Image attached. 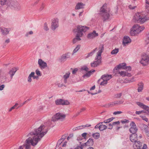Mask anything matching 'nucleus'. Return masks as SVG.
<instances>
[{"instance_id":"c03bdc74","label":"nucleus","mask_w":149,"mask_h":149,"mask_svg":"<svg viewBox=\"0 0 149 149\" xmlns=\"http://www.w3.org/2000/svg\"><path fill=\"white\" fill-rule=\"evenodd\" d=\"M18 104L17 103H16L15 104L13 107H12L8 111L10 112L12 110L15 109L18 105Z\"/></svg>"},{"instance_id":"f8f14e48","label":"nucleus","mask_w":149,"mask_h":149,"mask_svg":"<svg viewBox=\"0 0 149 149\" xmlns=\"http://www.w3.org/2000/svg\"><path fill=\"white\" fill-rule=\"evenodd\" d=\"M59 26L58 19H54L52 20L51 24V29L53 30H55Z\"/></svg>"},{"instance_id":"a18cd8bd","label":"nucleus","mask_w":149,"mask_h":149,"mask_svg":"<svg viewBox=\"0 0 149 149\" xmlns=\"http://www.w3.org/2000/svg\"><path fill=\"white\" fill-rule=\"evenodd\" d=\"M36 72L37 75L38 76H41V74L39 70H36Z\"/></svg>"},{"instance_id":"2f4dec72","label":"nucleus","mask_w":149,"mask_h":149,"mask_svg":"<svg viewBox=\"0 0 149 149\" xmlns=\"http://www.w3.org/2000/svg\"><path fill=\"white\" fill-rule=\"evenodd\" d=\"M107 128V126L105 125H103L102 124H100V125L99 130L100 131L106 130Z\"/></svg>"},{"instance_id":"bf43d9fd","label":"nucleus","mask_w":149,"mask_h":149,"mask_svg":"<svg viewBox=\"0 0 149 149\" xmlns=\"http://www.w3.org/2000/svg\"><path fill=\"white\" fill-rule=\"evenodd\" d=\"M122 112L121 111H117L114 112L113 113L114 115L119 114L121 113Z\"/></svg>"},{"instance_id":"de8ad7c7","label":"nucleus","mask_w":149,"mask_h":149,"mask_svg":"<svg viewBox=\"0 0 149 149\" xmlns=\"http://www.w3.org/2000/svg\"><path fill=\"white\" fill-rule=\"evenodd\" d=\"M132 76V74L130 73H129L125 71V76L130 77H131Z\"/></svg>"},{"instance_id":"4d7b16f0","label":"nucleus","mask_w":149,"mask_h":149,"mask_svg":"<svg viewBox=\"0 0 149 149\" xmlns=\"http://www.w3.org/2000/svg\"><path fill=\"white\" fill-rule=\"evenodd\" d=\"M121 95H122L121 93L117 94L115 95V97L116 98H119L121 96Z\"/></svg>"},{"instance_id":"e2e57ef3","label":"nucleus","mask_w":149,"mask_h":149,"mask_svg":"<svg viewBox=\"0 0 149 149\" xmlns=\"http://www.w3.org/2000/svg\"><path fill=\"white\" fill-rule=\"evenodd\" d=\"M87 134V133H86L85 132L82 134L81 136L83 137H84V139H85Z\"/></svg>"},{"instance_id":"ea45409f","label":"nucleus","mask_w":149,"mask_h":149,"mask_svg":"<svg viewBox=\"0 0 149 149\" xmlns=\"http://www.w3.org/2000/svg\"><path fill=\"white\" fill-rule=\"evenodd\" d=\"M74 134H70L67 137V139L68 140L72 141L73 139Z\"/></svg>"},{"instance_id":"774afa93","label":"nucleus","mask_w":149,"mask_h":149,"mask_svg":"<svg viewBox=\"0 0 149 149\" xmlns=\"http://www.w3.org/2000/svg\"><path fill=\"white\" fill-rule=\"evenodd\" d=\"M112 124L113 125L116 124H120V122L119 121L115 122H114Z\"/></svg>"},{"instance_id":"72a5a7b5","label":"nucleus","mask_w":149,"mask_h":149,"mask_svg":"<svg viewBox=\"0 0 149 149\" xmlns=\"http://www.w3.org/2000/svg\"><path fill=\"white\" fill-rule=\"evenodd\" d=\"M146 12L149 13V0H146Z\"/></svg>"},{"instance_id":"393cba45","label":"nucleus","mask_w":149,"mask_h":149,"mask_svg":"<svg viewBox=\"0 0 149 149\" xmlns=\"http://www.w3.org/2000/svg\"><path fill=\"white\" fill-rule=\"evenodd\" d=\"M70 74V72L69 71H68L65 72V74L63 75V78L64 80V83H67V79L69 77Z\"/></svg>"},{"instance_id":"2eb2a0df","label":"nucleus","mask_w":149,"mask_h":149,"mask_svg":"<svg viewBox=\"0 0 149 149\" xmlns=\"http://www.w3.org/2000/svg\"><path fill=\"white\" fill-rule=\"evenodd\" d=\"M70 57L69 53H65L63 54L59 58V61L61 62H63L66 61L67 58H69Z\"/></svg>"},{"instance_id":"aec40b11","label":"nucleus","mask_w":149,"mask_h":149,"mask_svg":"<svg viewBox=\"0 0 149 149\" xmlns=\"http://www.w3.org/2000/svg\"><path fill=\"white\" fill-rule=\"evenodd\" d=\"M134 142V143L133 144V147L135 149H141L140 148L141 146V143L140 141H136Z\"/></svg>"},{"instance_id":"ddd939ff","label":"nucleus","mask_w":149,"mask_h":149,"mask_svg":"<svg viewBox=\"0 0 149 149\" xmlns=\"http://www.w3.org/2000/svg\"><path fill=\"white\" fill-rule=\"evenodd\" d=\"M38 63L39 67L42 70L45 69L47 67V63L41 59H38Z\"/></svg>"},{"instance_id":"58836bf2","label":"nucleus","mask_w":149,"mask_h":149,"mask_svg":"<svg viewBox=\"0 0 149 149\" xmlns=\"http://www.w3.org/2000/svg\"><path fill=\"white\" fill-rule=\"evenodd\" d=\"M91 126V125H82L81 126H79L75 127V130L82 129V128H81V127H90Z\"/></svg>"},{"instance_id":"bb28decb","label":"nucleus","mask_w":149,"mask_h":149,"mask_svg":"<svg viewBox=\"0 0 149 149\" xmlns=\"http://www.w3.org/2000/svg\"><path fill=\"white\" fill-rule=\"evenodd\" d=\"M126 64L125 63H122L118 65L117 67H115L114 70L116 69L117 70L118 69L122 68L123 69H125V66Z\"/></svg>"},{"instance_id":"412c9836","label":"nucleus","mask_w":149,"mask_h":149,"mask_svg":"<svg viewBox=\"0 0 149 149\" xmlns=\"http://www.w3.org/2000/svg\"><path fill=\"white\" fill-rule=\"evenodd\" d=\"M98 36L97 33H96L95 31H94L93 32L89 33L88 35V38L89 39L93 38Z\"/></svg>"},{"instance_id":"c9c22d12","label":"nucleus","mask_w":149,"mask_h":149,"mask_svg":"<svg viewBox=\"0 0 149 149\" xmlns=\"http://www.w3.org/2000/svg\"><path fill=\"white\" fill-rule=\"evenodd\" d=\"M145 45H147L149 44V35L147 34L146 38L145 39Z\"/></svg>"},{"instance_id":"338daca9","label":"nucleus","mask_w":149,"mask_h":149,"mask_svg":"<svg viewBox=\"0 0 149 149\" xmlns=\"http://www.w3.org/2000/svg\"><path fill=\"white\" fill-rule=\"evenodd\" d=\"M5 87V85L4 84H3L1 86H0V90H2Z\"/></svg>"},{"instance_id":"6e6552de","label":"nucleus","mask_w":149,"mask_h":149,"mask_svg":"<svg viewBox=\"0 0 149 149\" xmlns=\"http://www.w3.org/2000/svg\"><path fill=\"white\" fill-rule=\"evenodd\" d=\"M140 63L143 66H146L149 64V56L148 54L143 53L141 55Z\"/></svg>"},{"instance_id":"4468645a","label":"nucleus","mask_w":149,"mask_h":149,"mask_svg":"<svg viewBox=\"0 0 149 149\" xmlns=\"http://www.w3.org/2000/svg\"><path fill=\"white\" fill-rule=\"evenodd\" d=\"M131 42V40L127 36H125L123 40V45L124 46L127 45Z\"/></svg>"},{"instance_id":"0e129e2a","label":"nucleus","mask_w":149,"mask_h":149,"mask_svg":"<svg viewBox=\"0 0 149 149\" xmlns=\"http://www.w3.org/2000/svg\"><path fill=\"white\" fill-rule=\"evenodd\" d=\"M113 124H112L110 123L109 124V127L108 128L109 129H111L113 128Z\"/></svg>"},{"instance_id":"c85d7f7f","label":"nucleus","mask_w":149,"mask_h":149,"mask_svg":"<svg viewBox=\"0 0 149 149\" xmlns=\"http://www.w3.org/2000/svg\"><path fill=\"white\" fill-rule=\"evenodd\" d=\"M81 70L83 73L84 74L88 71L89 69L86 66H83L81 68Z\"/></svg>"},{"instance_id":"0eeeda50","label":"nucleus","mask_w":149,"mask_h":149,"mask_svg":"<svg viewBox=\"0 0 149 149\" xmlns=\"http://www.w3.org/2000/svg\"><path fill=\"white\" fill-rule=\"evenodd\" d=\"M66 115L61 113H56L52 118V120L55 121L56 120H60L63 121L65 120Z\"/></svg>"},{"instance_id":"39448f33","label":"nucleus","mask_w":149,"mask_h":149,"mask_svg":"<svg viewBox=\"0 0 149 149\" xmlns=\"http://www.w3.org/2000/svg\"><path fill=\"white\" fill-rule=\"evenodd\" d=\"M107 4H104L101 8L100 14L104 21L108 19L109 17L110 12L109 10L106 9Z\"/></svg>"},{"instance_id":"69168bd1","label":"nucleus","mask_w":149,"mask_h":149,"mask_svg":"<svg viewBox=\"0 0 149 149\" xmlns=\"http://www.w3.org/2000/svg\"><path fill=\"white\" fill-rule=\"evenodd\" d=\"M27 81L29 83H30L32 81L31 78L28 76L27 79Z\"/></svg>"},{"instance_id":"f704fd0d","label":"nucleus","mask_w":149,"mask_h":149,"mask_svg":"<svg viewBox=\"0 0 149 149\" xmlns=\"http://www.w3.org/2000/svg\"><path fill=\"white\" fill-rule=\"evenodd\" d=\"M66 136L65 135H63L62 136L61 138L58 140V144L60 145L61 143L64 140L66 139Z\"/></svg>"},{"instance_id":"b1692460","label":"nucleus","mask_w":149,"mask_h":149,"mask_svg":"<svg viewBox=\"0 0 149 149\" xmlns=\"http://www.w3.org/2000/svg\"><path fill=\"white\" fill-rule=\"evenodd\" d=\"M85 4L81 2L78 3L76 5L75 9H80L84 8Z\"/></svg>"},{"instance_id":"09e8293b","label":"nucleus","mask_w":149,"mask_h":149,"mask_svg":"<svg viewBox=\"0 0 149 149\" xmlns=\"http://www.w3.org/2000/svg\"><path fill=\"white\" fill-rule=\"evenodd\" d=\"M127 71H130L132 70L131 67L130 66H125V69Z\"/></svg>"},{"instance_id":"f257e3e1","label":"nucleus","mask_w":149,"mask_h":149,"mask_svg":"<svg viewBox=\"0 0 149 149\" xmlns=\"http://www.w3.org/2000/svg\"><path fill=\"white\" fill-rule=\"evenodd\" d=\"M47 131V127L44 125H41L35 130L34 133L30 134L32 135L31 137L27 139L25 141V144L20 146L18 149H23L24 146L26 149H31V146H36Z\"/></svg>"},{"instance_id":"603ef678","label":"nucleus","mask_w":149,"mask_h":149,"mask_svg":"<svg viewBox=\"0 0 149 149\" xmlns=\"http://www.w3.org/2000/svg\"><path fill=\"white\" fill-rule=\"evenodd\" d=\"M44 28L45 30L47 31L49 30L47 24L46 23H45L44 26Z\"/></svg>"},{"instance_id":"5701e85b","label":"nucleus","mask_w":149,"mask_h":149,"mask_svg":"<svg viewBox=\"0 0 149 149\" xmlns=\"http://www.w3.org/2000/svg\"><path fill=\"white\" fill-rule=\"evenodd\" d=\"M142 125L143 128L144 129L146 135L149 137V127L147 125L144 124H143Z\"/></svg>"},{"instance_id":"8fccbe9b","label":"nucleus","mask_w":149,"mask_h":149,"mask_svg":"<svg viewBox=\"0 0 149 149\" xmlns=\"http://www.w3.org/2000/svg\"><path fill=\"white\" fill-rule=\"evenodd\" d=\"M103 123V122H100L99 123H98V124H97V125H96L95 126V129H97V128H98L99 129L100 124H102Z\"/></svg>"},{"instance_id":"dca6fc26","label":"nucleus","mask_w":149,"mask_h":149,"mask_svg":"<svg viewBox=\"0 0 149 149\" xmlns=\"http://www.w3.org/2000/svg\"><path fill=\"white\" fill-rule=\"evenodd\" d=\"M136 104L140 107L146 110L149 113V107L148 106L140 102H136Z\"/></svg>"},{"instance_id":"4be33fe9","label":"nucleus","mask_w":149,"mask_h":149,"mask_svg":"<svg viewBox=\"0 0 149 149\" xmlns=\"http://www.w3.org/2000/svg\"><path fill=\"white\" fill-rule=\"evenodd\" d=\"M12 0H0V3L1 5H3L5 4H7L10 6V2Z\"/></svg>"},{"instance_id":"9d476101","label":"nucleus","mask_w":149,"mask_h":149,"mask_svg":"<svg viewBox=\"0 0 149 149\" xmlns=\"http://www.w3.org/2000/svg\"><path fill=\"white\" fill-rule=\"evenodd\" d=\"M55 103L57 105H68L70 104L68 100H64L62 99H59L56 100Z\"/></svg>"},{"instance_id":"473e14b6","label":"nucleus","mask_w":149,"mask_h":149,"mask_svg":"<svg viewBox=\"0 0 149 149\" xmlns=\"http://www.w3.org/2000/svg\"><path fill=\"white\" fill-rule=\"evenodd\" d=\"M97 48H96L93 49L92 51L88 54V55L86 56V58H88L89 57L92 56L94 53L97 50Z\"/></svg>"},{"instance_id":"37998d69","label":"nucleus","mask_w":149,"mask_h":149,"mask_svg":"<svg viewBox=\"0 0 149 149\" xmlns=\"http://www.w3.org/2000/svg\"><path fill=\"white\" fill-rule=\"evenodd\" d=\"M118 73L123 77L125 76V71H121L118 72Z\"/></svg>"},{"instance_id":"20e7f679","label":"nucleus","mask_w":149,"mask_h":149,"mask_svg":"<svg viewBox=\"0 0 149 149\" xmlns=\"http://www.w3.org/2000/svg\"><path fill=\"white\" fill-rule=\"evenodd\" d=\"M77 33L75 39L78 41L81 40L80 37H81L83 34V33L86 32L89 29V27L86 26H77Z\"/></svg>"},{"instance_id":"49530a36","label":"nucleus","mask_w":149,"mask_h":149,"mask_svg":"<svg viewBox=\"0 0 149 149\" xmlns=\"http://www.w3.org/2000/svg\"><path fill=\"white\" fill-rule=\"evenodd\" d=\"M103 81L101 82L100 83V85H106L107 83V81H106L105 80H103Z\"/></svg>"},{"instance_id":"423d86ee","label":"nucleus","mask_w":149,"mask_h":149,"mask_svg":"<svg viewBox=\"0 0 149 149\" xmlns=\"http://www.w3.org/2000/svg\"><path fill=\"white\" fill-rule=\"evenodd\" d=\"M145 29L144 26H140L138 24H135L132 26L130 31L132 36H134L139 34Z\"/></svg>"},{"instance_id":"6ab92c4d","label":"nucleus","mask_w":149,"mask_h":149,"mask_svg":"<svg viewBox=\"0 0 149 149\" xmlns=\"http://www.w3.org/2000/svg\"><path fill=\"white\" fill-rule=\"evenodd\" d=\"M95 71V70H91L86 72V73L85 74L82 76V77L84 78H88Z\"/></svg>"},{"instance_id":"4c0bfd02","label":"nucleus","mask_w":149,"mask_h":149,"mask_svg":"<svg viewBox=\"0 0 149 149\" xmlns=\"http://www.w3.org/2000/svg\"><path fill=\"white\" fill-rule=\"evenodd\" d=\"M119 52V49L118 48H116L115 49H113L111 52L112 54H116Z\"/></svg>"},{"instance_id":"f03ea898","label":"nucleus","mask_w":149,"mask_h":149,"mask_svg":"<svg viewBox=\"0 0 149 149\" xmlns=\"http://www.w3.org/2000/svg\"><path fill=\"white\" fill-rule=\"evenodd\" d=\"M133 20L136 22L143 24L149 20V17L141 13H137L134 14Z\"/></svg>"},{"instance_id":"9b49d317","label":"nucleus","mask_w":149,"mask_h":149,"mask_svg":"<svg viewBox=\"0 0 149 149\" xmlns=\"http://www.w3.org/2000/svg\"><path fill=\"white\" fill-rule=\"evenodd\" d=\"M130 125L131 127L129 129L130 132L132 134H136L138 129L134 122L133 121L131 122L130 123Z\"/></svg>"},{"instance_id":"f3484780","label":"nucleus","mask_w":149,"mask_h":149,"mask_svg":"<svg viewBox=\"0 0 149 149\" xmlns=\"http://www.w3.org/2000/svg\"><path fill=\"white\" fill-rule=\"evenodd\" d=\"M18 69V68H12L9 72V74L10 76L11 79H12L13 76L14 75L15 72Z\"/></svg>"},{"instance_id":"e433bc0d","label":"nucleus","mask_w":149,"mask_h":149,"mask_svg":"<svg viewBox=\"0 0 149 149\" xmlns=\"http://www.w3.org/2000/svg\"><path fill=\"white\" fill-rule=\"evenodd\" d=\"M92 136L95 139H97L100 137V134L98 133H95L93 134Z\"/></svg>"},{"instance_id":"680f3d73","label":"nucleus","mask_w":149,"mask_h":149,"mask_svg":"<svg viewBox=\"0 0 149 149\" xmlns=\"http://www.w3.org/2000/svg\"><path fill=\"white\" fill-rule=\"evenodd\" d=\"M143 112H144L143 111H136V113L137 114L139 115Z\"/></svg>"},{"instance_id":"a878e982","label":"nucleus","mask_w":149,"mask_h":149,"mask_svg":"<svg viewBox=\"0 0 149 149\" xmlns=\"http://www.w3.org/2000/svg\"><path fill=\"white\" fill-rule=\"evenodd\" d=\"M111 78V75L104 74L102 77V79L103 80H105L107 81Z\"/></svg>"},{"instance_id":"1a4fd4ad","label":"nucleus","mask_w":149,"mask_h":149,"mask_svg":"<svg viewBox=\"0 0 149 149\" xmlns=\"http://www.w3.org/2000/svg\"><path fill=\"white\" fill-rule=\"evenodd\" d=\"M10 3V6L12 7L15 10L18 11L20 10L21 7L17 2L12 0Z\"/></svg>"},{"instance_id":"a19ab883","label":"nucleus","mask_w":149,"mask_h":149,"mask_svg":"<svg viewBox=\"0 0 149 149\" xmlns=\"http://www.w3.org/2000/svg\"><path fill=\"white\" fill-rule=\"evenodd\" d=\"M114 118L112 117L111 118L105 120L103 122V123H109L112 121Z\"/></svg>"},{"instance_id":"a211bd4d","label":"nucleus","mask_w":149,"mask_h":149,"mask_svg":"<svg viewBox=\"0 0 149 149\" xmlns=\"http://www.w3.org/2000/svg\"><path fill=\"white\" fill-rule=\"evenodd\" d=\"M130 139L131 141L134 142L138 140L137 135L136 134H131L130 136Z\"/></svg>"},{"instance_id":"3c124183","label":"nucleus","mask_w":149,"mask_h":149,"mask_svg":"<svg viewBox=\"0 0 149 149\" xmlns=\"http://www.w3.org/2000/svg\"><path fill=\"white\" fill-rule=\"evenodd\" d=\"M129 8L131 10H133L136 7V6H133L132 5H130L128 6Z\"/></svg>"},{"instance_id":"c756f323","label":"nucleus","mask_w":149,"mask_h":149,"mask_svg":"<svg viewBox=\"0 0 149 149\" xmlns=\"http://www.w3.org/2000/svg\"><path fill=\"white\" fill-rule=\"evenodd\" d=\"M139 87L138 89V92H141L143 90V84L142 82H141L138 84Z\"/></svg>"},{"instance_id":"5fc2aeb1","label":"nucleus","mask_w":149,"mask_h":149,"mask_svg":"<svg viewBox=\"0 0 149 149\" xmlns=\"http://www.w3.org/2000/svg\"><path fill=\"white\" fill-rule=\"evenodd\" d=\"M121 122L122 123H128L129 122V120H127L124 119V120H121Z\"/></svg>"},{"instance_id":"864d4df0","label":"nucleus","mask_w":149,"mask_h":149,"mask_svg":"<svg viewBox=\"0 0 149 149\" xmlns=\"http://www.w3.org/2000/svg\"><path fill=\"white\" fill-rule=\"evenodd\" d=\"M140 117L142 118L143 120L146 121V122H147L148 121V119L147 118H146L145 116H141Z\"/></svg>"},{"instance_id":"6e6d98bb","label":"nucleus","mask_w":149,"mask_h":149,"mask_svg":"<svg viewBox=\"0 0 149 149\" xmlns=\"http://www.w3.org/2000/svg\"><path fill=\"white\" fill-rule=\"evenodd\" d=\"M80 47V45H77V46L75 48V53L77 52Z\"/></svg>"},{"instance_id":"79ce46f5","label":"nucleus","mask_w":149,"mask_h":149,"mask_svg":"<svg viewBox=\"0 0 149 149\" xmlns=\"http://www.w3.org/2000/svg\"><path fill=\"white\" fill-rule=\"evenodd\" d=\"M124 101L123 100L116 101L114 102V104H123Z\"/></svg>"},{"instance_id":"052dcab7","label":"nucleus","mask_w":149,"mask_h":149,"mask_svg":"<svg viewBox=\"0 0 149 149\" xmlns=\"http://www.w3.org/2000/svg\"><path fill=\"white\" fill-rule=\"evenodd\" d=\"M33 76H34V72H32L29 74V77L31 78H33Z\"/></svg>"},{"instance_id":"cd10ccee","label":"nucleus","mask_w":149,"mask_h":149,"mask_svg":"<svg viewBox=\"0 0 149 149\" xmlns=\"http://www.w3.org/2000/svg\"><path fill=\"white\" fill-rule=\"evenodd\" d=\"M0 29L2 34L6 35L9 33V31L8 29L4 27H1Z\"/></svg>"},{"instance_id":"7c9ffc66","label":"nucleus","mask_w":149,"mask_h":149,"mask_svg":"<svg viewBox=\"0 0 149 149\" xmlns=\"http://www.w3.org/2000/svg\"><path fill=\"white\" fill-rule=\"evenodd\" d=\"M87 146H92L94 144V141L93 139L91 138H90L88 140L87 142Z\"/></svg>"},{"instance_id":"13d9d810","label":"nucleus","mask_w":149,"mask_h":149,"mask_svg":"<svg viewBox=\"0 0 149 149\" xmlns=\"http://www.w3.org/2000/svg\"><path fill=\"white\" fill-rule=\"evenodd\" d=\"M107 105H108L107 106L108 107H111V106H113L114 105H115L114 104V102H111L108 104Z\"/></svg>"},{"instance_id":"7ed1b4c3","label":"nucleus","mask_w":149,"mask_h":149,"mask_svg":"<svg viewBox=\"0 0 149 149\" xmlns=\"http://www.w3.org/2000/svg\"><path fill=\"white\" fill-rule=\"evenodd\" d=\"M100 49L97 53V55L95 57L96 61L91 63V66L92 68L96 67L99 65L101 63V54L104 50L103 45H101L99 48Z\"/></svg>"}]
</instances>
